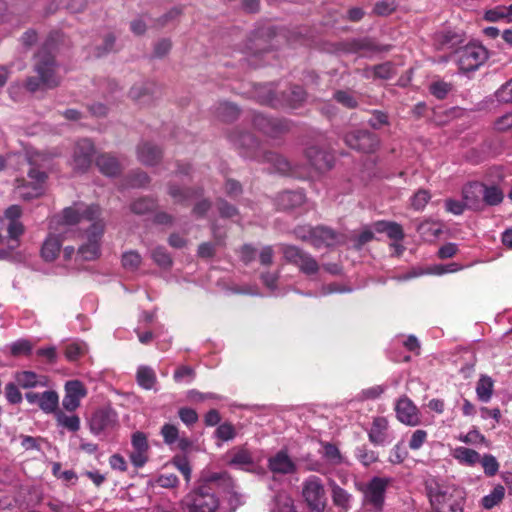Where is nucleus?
Returning a JSON list of instances; mask_svg holds the SVG:
<instances>
[{
  "label": "nucleus",
  "instance_id": "nucleus-59",
  "mask_svg": "<svg viewBox=\"0 0 512 512\" xmlns=\"http://www.w3.org/2000/svg\"><path fill=\"white\" fill-rule=\"evenodd\" d=\"M5 396L10 404H19L22 401V394L15 383H8L5 386Z\"/></svg>",
  "mask_w": 512,
  "mask_h": 512
},
{
  "label": "nucleus",
  "instance_id": "nucleus-9",
  "mask_svg": "<svg viewBox=\"0 0 512 512\" xmlns=\"http://www.w3.org/2000/svg\"><path fill=\"white\" fill-rule=\"evenodd\" d=\"M456 55L459 68L465 72L476 70L487 59L486 49L475 44L460 48Z\"/></svg>",
  "mask_w": 512,
  "mask_h": 512
},
{
  "label": "nucleus",
  "instance_id": "nucleus-61",
  "mask_svg": "<svg viewBox=\"0 0 512 512\" xmlns=\"http://www.w3.org/2000/svg\"><path fill=\"white\" fill-rule=\"evenodd\" d=\"M235 435V429L230 423H223L216 430V436L223 441L232 440Z\"/></svg>",
  "mask_w": 512,
  "mask_h": 512
},
{
  "label": "nucleus",
  "instance_id": "nucleus-45",
  "mask_svg": "<svg viewBox=\"0 0 512 512\" xmlns=\"http://www.w3.org/2000/svg\"><path fill=\"white\" fill-rule=\"evenodd\" d=\"M297 267L299 270L307 275L316 274L319 271V264L316 259L308 252L302 257Z\"/></svg>",
  "mask_w": 512,
  "mask_h": 512
},
{
  "label": "nucleus",
  "instance_id": "nucleus-63",
  "mask_svg": "<svg viewBox=\"0 0 512 512\" xmlns=\"http://www.w3.org/2000/svg\"><path fill=\"white\" fill-rule=\"evenodd\" d=\"M314 231H315V227L304 225V226L296 227L294 229V234H295L296 238H298L302 241L309 242L311 244Z\"/></svg>",
  "mask_w": 512,
  "mask_h": 512
},
{
  "label": "nucleus",
  "instance_id": "nucleus-35",
  "mask_svg": "<svg viewBox=\"0 0 512 512\" xmlns=\"http://www.w3.org/2000/svg\"><path fill=\"white\" fill-rule=\"evenodd\" d=\"M485 19L490 22L500 20L511 21L512 19V5L510 6H496L485 12Z\"/></svg>",
  "mask_w": 512,
  "mask_h": 512
},
{
  "label": "nucleus",
  "instance_id": "nucleus-20",
  "mask_svg": "<svg viewBox=\"0 0 512 512\" xmlns=\"http://www.w3.org/2000/svg\"><path fill=\"white\" fill-rule=\"evenodd\" d=\"M268 467L273 473L290 474L296 470L295 463L291 460L286 451H279L268 460Z\"/></svg>",
  "mask_w": 512,
  "mask_h": 512
},
{
  "label": "nucleus",
  "instance_id": "nucleus-36",
  "mask_svg": "<svg viewBox=\"0 0 512 512\" xmlns=\"http://www.w3.org/2000/svg\"><path fill=\"white\" fill-rule=\"evenodd\" d=\"M505 489L502 485H496L493 490L481 499L483 508L489 510L498 505L504 498Z\"/></svg>",
  "mask_w": 512,
  "mask_h": 512
},
{
  "label": "nucleus",
  "instance_id": "nucleus-37",
  "mask_svg": "<svg viewBox=\"0 0 512 512\" xmlns=\"http://www.w3.org/2000/svg\"><path fill=\"white\" fill-rule=\"evenodd\" d=\"M280 250L283 254L284 259L295 266L298 265L302 257H304V255L307 253L306 251L302 250L297 246L288 244H281Z\"/></svg>",
  "mask_w": 512,
  "mask_h": 512
},
{
  "label": "nucleus",
  "instance_id": "nucleus-10",
  "mask_svg": "<svg viewBox=\"0 0 512 512\" xmlns=\"http://www.w3.org/2000/svg\"><path fill=\"white\" fill-rule=\"evenodd\" d=\"M344 142L350 148L363 153H372L376 151L380 143L377 135L367 130H354L348 132L344 136Z\"/></svg>",
  "mask_w": 512,
  "mask_h": 512
},
{
  "label": "nucleus",
  "instance_id": "nucleus-39",
  "mask_svg": "<svg viewBox=\"0 0 512 512\" xmlns=\"http://www.w3.org/2000/svg\"><path fill=\"white\" fill-rule=\"evenodd\" d=\"M285 101L292 108L299 106L306 97V93L300 86H292L283 93Z\"/></svg>",
  "mask_w": 512,
  "mask_h": 512
},
{
  "label": "nucleus",
  "instance_id": "nucleus-1",
  "mask_svg": "<svg viewBox=\"0 0 512 512\" xmlns=\"http://www.w3.org/2000/svg\"><path fill=\"white\" fill-rule=\"evenodd\" d=\"M63 222L66 225L80 224L86 232L87 243L78 248L76 258L82 260L97 258L100 253V240L104 232V222L100 219L99 206L75 204L65 208Z\"/></svg>",
  "mask_w": 512,
  "mask_h": 512
},
{
  "label": "nucleus",
  "instance_id": "nucleus-11",
  "mask_svg": "<svg viewBox=\"0 0 512 512\" xmlns=\"http://www.w3.org/2000/svg\"><path fill=\"white\" fill-rule=\"evenodd\" d=\"M94 145L89 139L79 140L74 148L71 165L77 172H85L91 166Z\"/></svg>",
  "mask_w": 512,
  "mask_h": 512
},
{
  "label": "nucleus",
  "instance_id": "nucleus-49",
  "mask_svg": "<svg viewBox=\"0 0 512 512\" xmlns=\"http://www.w3.org/2000/svg\"><path fill=\"white\" fill-rule=\"evenodd\" d=\"M86 352V345L80 342L69 343L65 347V356L69 361H76Z\"/></svg>",
  "mask_w": 512,
  "mask_h": 512
},
{
  "label": "nucleus",
  "instance_id": "nucleus-3",
  "mask_svg": "<svg viewBox=\"0 0 512 512\" xmlns=\"http://www.w3.org/2000/svg\"><path fill=\"white\" fill-rule=\"evenodd\" d=\"M425 486L437 512H463L466 494L462 488L435 477L428 478Z\"/></svg>",
  "mask_w": 512,
  "mask_h": 512
},
{
  "label": "nucleus",
  "instance_id": "nucleus-40",
  "mask_svg": "<svg viewBox=\"0 0 512 512\" xmlns=\"http://www.w3.org/2000/svg\"><path fill=\"white\" fill-rule=\"evenodd\" d=\"M59 403L58 394L55 391H45L41 393L39 407L45 413H52L56 410Z\"/></svg>",
  "mask_w": 512,
  "mask_h": 512
},
{
  "label": "nucleus",
  "instance_id": "nucleus-17",
  "mask_svg": "<svg viewBox=\"0 0 512 512\" xmlns=\"http://www.w3.org/2000/svg\"><path fill=\"white\" fill-rule=\"evenodd\" d=\"M306 156L311 165L320 172L327 171L333 166V156L319 147H309L306 151Z\"/></svg>",
  "mask_w": 512,
  "mask_h": 512
},
{
  "label": "nucleus",
  "instance_id": "nucleus-32",
  "mask_svg": "<svg viewBox=\"0 0 512 512\" xmlns=\"http://www.w3.org/2000/svg\"><path fill=\"white\" fill-rule=\"evenodd\" d=\"M136 380L139 386L143 389H153L157 382V377L154 370L149 366H140L137 369Z\"/></svg>",
  "mask_w": 512,
  "mask_h": 512
},
{
  "label": "nucleus",
  "instance_id": "nucleus-46",
  "mask_svg": "<svg viewBox=\"0 0 512 512\" xmlns=\"http://www.w3.org/2000/svg\"><path fill=\"white\" fill-rule=\"evenodd\" d=\"M57 422L59 425L67 428L68 430L75 432L78 431L80 428V419L76 415H66L63 412H58L57 415Z\"/></svg>",
  "mask_w": 512,
  "mask_h": 512
},
{
  "label": "nucleus",
  "instance_id": "nucleus-14",
  "mask_svg": "<svg viewBox=\"0 0 512 512\" xmlns=\"http://www.w3.org/2000/svg\"><path fill=\"white\" fill-rule=\"evenodd\" d=\"M344 241V236L333 229L326 226H316L311 245L319 249L322 247H334L344 243Z\"/></svg>",
  "mask_w": 512,
  "mask_h": 512
},
{
  "label": "nucleus",
  "instance_id": "nucleus-12",
  "mask_svg": "<svg viewBox=\"0 0 512 512\" xmlns=\"http://www.w3.org/2000/svg\"><path fill=\"white\" fill-rule=\"evenodd\" d=\"M369 441L375 446H385L395 439L393 431L390 429L389 422L385 417H376L373 419L368 431Z\"/></svg>",
  "mask_w": 512,
  "mask_h": 512
},
{
  "label": "nucleus",
  "instance_id": "nucleus-27",
  "mask_svg": "<svg viewBox=\"0 0 512 512\" xmlns=\"http://www.w3.org/2000/svg\"><path fill=\"white\" fill-rule=\"evenodd\" d=\"M451 455L460 464L466 466L476 465L477 463H479L481 457V455L477 451L463 446H458L454 448Z\"/></svg>",
  "mask_w": 512,
  "mask_h": 512
},
{
  "label": "nucleus",
  "instance_id": "nucleus-2",
  "mask_svg": "<svg viewBox=\"0 0 512 512\" xmlns=\"http://www.w3.org/2000/svg\"><path fill=\"white\" fill-rule=\"evenodd\" d=\"M33 71L36 75L28 77L25 81V87L29 92L54 89L60 85L62 77L59 73V65L48 43H45L35 54Z\"/></svg>",
  "mask_w": 512,
  "mask_h": 512
},
{
  "label": "nucleus",
  "instance_id": "nucleus-38",
  "mask_svg": "<svg viewBox=\"0 0 512 512\" xmlns=\"http://www.w3.org/2000/svg\"><path fill=\"white\" fill-rule=\"evenodd\" d=\"M332 500L336 506L348 510L350 508L352 495L340 486L334 484L332 486Z\"/></svg>",
  "mask_w": 512,
  "mask_h": 512
},
{
  "label": "nucleus",
  "instance_id": "nucleus-33",
  "mask_svg": "<svg viewBox=\"0 0 512 512\" xmlns=\"http://www.w3.org/2000/svg\"><path fill=\"white\" fill-rule=\"evenodd\" d=\"M347 50L349 52L361 53L363 56H367L370 53L377 51L376 45L371 39H354L347 43Z\"/></svg>",
  "mask_w": 512,
  "mask_h": 512
},
{
  "label": "nucleus",
  "instance_id": "nucleus-15",
  "mask_svg": "<svg viewBox=\"0 0 512 512\" xmlns=\"http://www.w3.org/2000/svg\"><path fill=\"white\" fill-rule=\"evenodd\" d=\"M65 392L62 405L70 412L79 407L80 400L87 394L84 385L78 380L68 381L65 384Z\"/></svg>",
  "mask_w": 512,
  "mask_h": 512
},
{
  "label": "nucleus",
  "instance_id": "nucleus-54",
  "mask_svg": "<svg viewBox=\"0 0 512 512\" xmlns=\"http://www.w3.org/2000/svg\"><path fill=\"white\" fill-rule=\"evenodd\" d=\"M408 455L406 448L402 442L397 443L390 451L389 462L392 464L402 463Z\"/></svg>",
  "mask_w": 512,
  "mask_h": 512
},
{
  "label": "nucleus",
  "instance_id": "nucleus-62",
  "mask_svg": "<svg viewBox=\"0 0 512 512\" xmlns=\"http://www.w3.org/2000/svg\"><path fill=\"white\" fill-rule=\"evenodd\" d=\"M374 76L380 79H390L394 75V68L390 63H383L373 67Z\"/></svg>",
  "mask_w": 512,
  "mask_h": 512
},
{
  "label": "nucleus",
  "instance_id": "nucleus-29",
  "mask_svg": "<svg viewBox=\"0 0 512 512\" xmlns=\"http://www.w3.org/2000/svg\"><path fill=\"white\" fill-rule=\"evenodd\" d=\"M96 165L104 175L110 177L116 176L121 169L118 160L109 154L99 155L96 159Z\"/></svg>",
  "mask_w": 512,
  "mask_h": 512
},
{
  "label": "nucleus",
  "instance_id": "nucleus-5",
  "mask_svg": "<svg viewBox=\"0 0 512 512\" xmlns=\"http://www.w3.org/2000/svg\"><path fill=\"white\" fill-rule=\"evenodd\" d=\"M390 484V479L375 476L367 483H357L356 488L363 495V505L369 510L380 512L385 502L386 490Z\"/></svg>",
  "mask_w": 512,
  "mask_h": 512
},
{
  "label": "nucleus",
  "instance_id": "nucleus-58",
  "mask_svg": "<svg viewBox=\"0 0 512 512\" xmlns=\"http://www.w3.org/2000/svg\"><path fill=\"white\" fill-rule=\"evenodd\" d=\"M115 36L113 34H107L103 39V45L97 46L95 49V56L102 57L107 53L111 52L115 45Z\"/></svg>",
  "mask_w": 512,
  "mask_h": 512
},
{
  "label": "nucleus",
  "instance_id": "nucleus-60",
  "mask_svg": "<svg viewBox=\"0 0 512 512\" xmlns=\"http://www.w3.org/2000/svg\"><path fill=\"white\" fill-rule=\"evenodd\" d=\"M131 444L133 446L134 451H146L148 452L149 445L147 441V437L143 432H135L132 435Z\"/></svg>",
  "mask_w": 512,
  "mask_h": 512
},
{
  "label": "nucleus",
  "instance_id": "nucleus-34",
  "mask_svg": "<svg viewBox=\"0 0 512 512\" xmlns=\"http://www.w3.org/2000/svg\"><path fill=\"white\" fill-rule=\"evenodd\" d=\"M215 114L218 119L224 122H230L237 119L239 115V109L232 103L221 102L215 109Z\"/></svg>",
  "mask_w": 512,
  "mask_h": 512
},
{
  "label": "nucleus",
  "instance_id": "nucleus-8",
  "mask_svg": "<svg viewBox=\"0 0 512 512\" xmlns=\"http://www.w3.org/2000/svg\"><path fill=\"white\" fill-rule=\"evenodd\" d=\"M28 177L31 180L30 184H25L24 180H17L18 184L14 190L18 198L26 201L37 198L43 194V184L46 181L47 175L43 171L31 168L28 172Z\"/></svg>",
  "mask_w": 512,
  "mask_h": 512
},
{
  "label": "nucleus",
  "instance_id": "nucleus-16",
  "mask_svg": "<svg viewBox=\"0 0 512 512\" xmlns=\"http://www.w3.org/2000/svg\"><path fill=\"white\" fill-rule=\"evenodd\" d=\"M485 185L479 182H472L463 188V200L468 209H480L483 205V192Z\"/></svg>",
  "mask_w": 512,
  "mask_h": 512
},
{
  "label": "nucleus",
  "instance_id": "nucleus-6",
  "mask_svg": "<svg viewBox=\"0 0 512 512\" xmlns=\"http://www.w3.org/2000/svg\"><path fill=\"white\" fill-rule=\"evenodd\" d=\"M181 506L187 512H216L219 501L207 485H198L181 501Z\"/></svg>",
  "mask_w": 512,
  "mask_h": 512
},
{
  "label": "nucleus",
  "instance_id": "nucleus-47",
  "mask_svg": "<svg viewBox=\"0 0 512 512\" xmlns=\"http://www.w3.org/2000/svg\"><path fill=\"white\" fill-rule=\"evenodd\" d=\"M151 256L154 262L161 268L167 269L172 266V258L163 247L155 248L152 251Z\"/></svg>",
  "mask_w": 512,
  "mask_h": 512
},
{
  "label": "nucleus",
  "instance_id": "nucleus-48",
  "mask_svg": "<svg viewBox=\"0 0 512 512\" xmlns=\"http://www.w3.org/2000/svg\"><path fill=\"white\" fill-rule=\"evenodd\" d=\"M334 99L345 106L346 108L353 109L358 106V100L353 93L344 90H338L334 93Z\"/></svg>",
  "mask_w": 512,
  "mask_h": 512
},
{
  "label": "nucleus",
  "instance_id": "nucleus-52",
  "mask_svg": "<svg viewBox=\"0 0 512 512\" xmlns=\"http://www.w3.org/2000/svg\"><path fill=\"white\" fill-rule=\"evenodd\" d=\"M172 463L182 473L186 482H190L192 470L187 458L184 456H175Z\"/></svg>",
  "mask_w": 512,
  "mask_h": 512
},
{
  "label": "nucleus",
  "instance_id": "nucleus-18",
  "mask_svg": "<svg viewBox=\"0 0 512 512\" xmlns=\"http://www.w3.org/2000/svg\"><path fill=\"white\" fill-rule=\"evenodd\" d=\"M253 123L257 129L271 137H275L277 134L287 129V125L282 121L268 118L262 114H256Z\"/></svg>",
  "mask_w": 512,
  "mask_h": 512
},
{
  "label": "nucleus",
  "instance_id": "nucleus-26",
  "mask_svg": "<svg viewBox=\"0 0 512 512\" xmlns=\"http://www.w3.org/2000/svg\"><path fill=\"white\" fill-rule=\"evenodd\" d=\"M18 385L23 388L45 387L48 385L46 376H40L33 371H22L15 376Z\"/></svg>",
  "mask_w": 512,
  "mask_h": 512
},
{
  "label": "nucleus",
  "instance_id": "nucleus-28",
  "mask_svg": "<svg viewBox=\"0 0 512 512\" xmlns=\"http://www.w3.org/2000/svg\"><path fill=\"white\" fill-rule=\"evenodd\" d=\"M476 395L480 402L488 403L494 392V381L490 376L481 375L476 383Z\"/></svg>",
  "mask_w": 512,
  "mask_h": 512
},
{
  "label": "nucleus",
  "instance_id": "nucleus-55",
  "mask_svg": "<svg viewBox=\"0 0 512 512\" xmlns=\"http://www.w3.org/2000/svg\"><path fill=\"white\" fill-rule=\"evenodd\" d=\"M32 350V345L28 340L20 339L12 343L10 351L13 356L28 355Z\"/></svg>",
  "mask_w": 512,
  "mask_h": 512
},
{
  "label": "nucleus",
  "instance_id": "nucleus-7",
  "mask_svg": "<svg viewBox=\"0 0 512 512\" xmlns=\"http://www.w3.org/2000/svg\"><path fill=\"white\" fill-rule=\"evenodd\" d=\"M302 495L308 507L315 512H322L326 505V493L322 480L315 475L302 483Z\"/></svg>",
  "mask_w": 512,
  "mask_h": 512
},
{
  "label": "nucleus",
  "instance_id": "nucleus-23",
  "mask_svg": "<svg viewBox=\"0 0 512 512\" xmlns=\"http://www.w3.org/2000/svg\"><path fill=\"white\" fill-rule=\"evenodd\" d=\"M161 150L149 142H143L137 147V156L145 165H155L161 158Z\"/></svg>",
  "mask_w": 512,
  "mask_h": 512
},
{
  "label": "nucleus",
  "instance_id": "nucleus-24",
  "mask_svg": "<svg viewBox=\"0 0 512 512\" xmlns=\"http://www.w3.org/2000/svg\"><path fill=\"white\" fill-rule=\"evenodd\" d=\"M228 464L239 469L248 470L253 465V457L246 448H234L228 454Z\"/></svg>",
  "mask_w": 512,
  "mask_h": 512
},
{
  "label": "nucleus",
  "instance_id": "nucleus-19",
  "mask_svg": "<svg viewBox=\"0 0 512 512\" xmlns=\"http://www.w3.org/2000/svg\"><path fill=\"white\" fill-rule=\"evenodd\" d=\"M167 193L175 203L186 204L189 200L200 197L203 191L200 188H186L170 182L167 186Z\"/></svg>",
  "mask_w": 512,
  "mask_h": 512
},
{
  "label": "nucleus",
  "instance_id": "nucleus-21",
  "mask_svg": "<svg viewBox=\"0 0 512 512\" xmlns=\"http://www.w3.org/2000/svg\"><path fill=\"white\" fill-rule=\"evenodd\" d=\"M115 423V414L106 411H96L90 419V429L94 434H99L102 431L112 427Z\"/></svg>",
  "mask_w": 512,
  "mask_h": 512
},
{
  "label": "nucleus",
  "instance_id": "nucleus-25",
  "mask_svg": "<svg viewBox=\"0 0 512 512\" xmlns=\"http://www.w3.org/2000/svg\"><path fill=\"white\" fill-rule=\"evenodd\" d=\"M305 196L300 191H285L278 195L277 206L282 210L296 208L304 203Z\"/></svg>",
  "mask_w": 512,
  "mask_h": 512
},
{
  "label": "nucleus",
  "instance_id": "nucleus-43",
  "mask_svg": "<svg viewBox=\"0 0 512 512\" xmlns=\"http://www.w3.org/2000/svg\"><path fill=\"white\" fill-rule=\"evenodd\" d=\"M479 463L488 477L496 475L499 471V462L492 454H484L481 456Z\"/></svg>",
  "mask_w": 512,
  "mask_h": 512
},
{
  "label": "nucleus",
  "instance_id": "nucleus-51",
  "mask_svg": "<svg viewBox=\"0 0 512 512\" xmlns=\"http://www.w3.org/2000/svg\"><path fill=\"white\" fill-rule=\"evenodd\" d=\"M458 440L465 444H482L486 442V438L477 429H472L466 434H460Z\"/></svg>",
  "mask_w": 512,
  "mask_h": 512
},
{
  "label": "nucleus",
  "instance_id": "nucleus-31",
  "mask_svg": "<svg viewBox=\"0 0 512 512\" xmlns=\"http://www.w3.org/2000/svg\"><path fill=\"white\" fill-rule=\"evenodd\" d=\"M417 231L425 241H433L441 234L442 225L435 221L426 220L418 225Z\"/></svg>",
  "mask_w": 512,
  "mask_h": 512
},
{
  "label": "nucleus",
  "instance_id": "nucleus-42",
  "mask_svg": "<svg viewBox=\"0 0 512 512\" xmlns=\"http://www.w3.org/2000/svg\"><path fill=\"white\" fill-rule=\"evenodd\" d=\"M503 192L497 186H486L483 192V203L494 206L498 205L503 200Z\"/></svg>",
  "mask_w": 512,
  "mask_h": 512
},
{
  "label": "nucleus",
  "instance_id": "nucleus-57",
  "mask_svg": "<svg viewBox=\"0 0 512 512\" xmlns=\"http://www.w3.org/2000/svg\"><path fill=\"white\" fill-rule=\"evenodd\" d=\"M427 440V432L422 429L415 430L409 440V448L411 450H418Z\"/></svg>",
  "mask_w": 512,
  "mask_h": 512
},
{
  "label": "nucleus",
  "instance_id": "nucleus-22",
  "mask_svg": "<svg viewBox=\"0 0 512 512\" xmlns=\"http://www.w3.org/2000/svg\"><path fill=\"white\" fill-rule=\"evenodd\" d=\"M320 445L321 450L319 453L325 463L331 466H339L347 463L346 458L335 444L321 441Z\"/></svg>",
  "mask_w": 512,
  "mask_h": 512
},
{
  "label": "nucleus",
  "instance_id": "nucleus-50",
  "mask_svg": "<svg viewBox=\"0 0 512 512\" xmlns=\"http://www.w3.org/2000/svg\"><path fill=\"white\" fill-rule=\"evenodd\" d=\"M122 264L128 270H136L141 264V256L136 251H128L122 256Z\"/></svg>",
  "mask_w": 512,
  "mask_h": 512
},
{
  "label": "nucleus",
  "instance_id": "nucleus-30",
  "mask_svg": "<svg viewBox=\"0 0 512 512\" xmlns=\"http://www.w3.org/2000/svg\"><path fill=\"white\" fill-rule=\"evenodd\" d=\"M61 240L55 235H49L44 241L41 249L42 257L46 261H53L59 255Z\"/></svg>",
  "mask_w": 512,
  "mask_h": 512
},
{
  "label": "nucleus",
  "instance_id": "nucleus-44",
  "mask_svg": "<svg viewBox=\"0 0 512 512\" xmlns=\"http://www.w3.org/2000/svg\"><path fill=\"white\" fill-rule=\"evenodd\" d=\"M157 207V203L151 198H140L131 204V211L138 215L146 214Z\"/></svg>",
  "mask_w": 512,
  "mask_h": 512
},
{
  "label": "nucleus",
  "instance_id": "nucleus-56",
  "mask_svg": "<svg viewBox=\"0 0 512 512\" xmlns=\"http://www.w3.org/2000/svg\"><path fill=\"white\" fill-rule=\"evenodd\" d=\"M430 198L431 196L427 190H419L411 198V205L415 210H422Z\"/></svg>",
  "mask_w": 512,
  "mask_h": 512
},
{
  "label": "nucleus",
  "instance_id": "nucleus-53",
  "mask_svg": "<svg viewBox=\"0 0 512 512\" xmlns=\"http://www.w3.org/2000/svg\"><path fill=\"white\" fill-rule=\"evenodd\" d=\"M161 435L166 444H174L179 438V431L175 425L166 423L161 428Z\"/></svg>",
  "mask_w": 512,
  "mask_h": 512
},
{
  "label": "nucleus",
  "instance_id": "nucleus-41",
  "mask_svg": "<svg viewBox=\"0 0 512 512\" xmlns=\"http://www.w3.org/2000/svg\"><path fill=\"white\" fill-rule=\"evenodd\" d=\"M355 457L365 467L378 461V454L366 446L358 447L355 451Z\"/></svg>",
  "mask_w": 512,
  "mask_h": 512
},
{
  "label": "nucleus",
  "instance_id": "nucleus-4",
  "mask_svg": "<svg viewBox=\"0 0 512 512\" xmlns=\"http://www.w3.org/2000/svg\"><path fill=\"white\" fill-rule=\"evenodd\" d=\"M231 141L243 157L271 163L276 172L287 173L290 171V164L284 157L272 151H264L250 133L233 134Z\"/></svg>",
  "mask_w": 512,
  "mask_h": 512
},
{
  "label": "nucleus",
  "instance_id": "nucleus-64",
  "mask_svg": "<svg viewBox=\"0 0 512 512\" xmlns=\"http://www.w3.org/2000/svg\"><path fill=\"white\" fill-rule=\"evenodd\" d=\"M497 98L501 102L512 103V79L497 91Z\"/></svg>",
  "mask_w": 512,
  "mask_h": 512
},
{
  "label": "nucleus",
  "instance_id": "nucleus-13",
  "mask_svg": "<svg viewBox=\"0 0 512 512\" xmlns=\"http://www.w3.org/2000/svg\"><path fill=\"white\" fill-rule=\"evenodd\" d=\"M395 412L397 419L405 425L417 426L420 424L419 410L407 396L398 399Z\"/></svg>",
  "mask_w": 512,
  "mask_h": 512
}]
</instances>
